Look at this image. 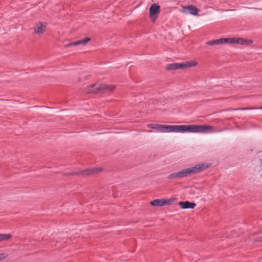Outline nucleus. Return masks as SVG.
Segmentation results:
<instances>
[{
	"label": "nucleus",
	"instance_id": "5",
	"mask_svg": "<svg viewBox=\"0 0 262 262\" xmlns=\"http://www.w3.org/2000/svg\"><path fill=\"white\" fill-rule=\"evenodd\" d=\"M160 12V6L157 4H154L151 5L149 8V17L152 21H155L157 15Z\"/></svg>",
	"mask_w": 262,
	"mask_h": 262
},
{
	"label": "nucleus",
	"instance_id": "13",
	"mask_svg": "<svg viewBox=\"0 0 262 262\" xmlns=\"http://www.w3.org/2000/svg\"><path fill=\"white\" fill-rule=\"evenodd\" d=\"M163 131L165 130L167 132H176V125H163Z\"/></svg>",
	"mask_w": 262,
	"mask_h": 262
},
{
	"label": "nucleus",
	"instance_id": "16",
	"mask_svg": "<svg viewBox=\"0 0 262 262\" xmlns=\"http://www.w3.org/2000/svg\"><path fill=\"white\" fill-rule=\"evenodd\" d=\"M10 234H0V241H6L11 237Z\"/></svg>",
	"mask_w": 262,
	"mask_h": 262
},
{
	"label": "nucleus",
	"instance_id": "20",
	"mask_svg": "<svg viewBox=\"0 0 262 262\" xmlns=\"http://www.w3.org/2000/svg\"><path fill=\"white\" fill-rule=\"evenodd\" d=\"M185 68H187L186 64L185 62L180 63H177V70L182 69H185Z\"/></svg>",
	"mask_w": 262,
	"mask_h": 262
},
{
	"label": "nucleus",
	"instance_id": "21",
	"mask_svg": "<svg viewBox=\"0 0 262 262\" xmlns=\"http://www.w3.org/2000/svg\"><path fill=\"white\" fill-rule=\"evenodd\" d=\"M254 242H260L262 243V236H259L253 239Z\"/></svg>",
	"mask_w": 262,
	"mask_h": 262
},
{
	"label": "nucleus",
	"instance_id": "17",
	"mask_svg": "<svg viewBox=\"0 0 262 262\" xmlns=\"http://www.w3.org/2000/svg\"><path fill=\"white\" fill-rule=\"evenodd\" d=\"M166 69L167 70H177V63H173L169 64L166 66Z\"/></svg>",
	"mask_w": 262,
	"mask_h": 262
},
{
	"label": "nucleus",
	"instance_id": "6",
	"mask_svg": "<svg viewBox=\"0 0 262 262\" xmlns=\"http://www.w3.org/2000/svg\"><path fill=\"white\" fill-rule=\"evenodd\" d=\"M47 28V23L39 22L36 24L34 28V33L39 36L41 35L45 31Z\"/></svg>",
	"mask_w": 262,
	"mask_h": 262
},
{
	"label": "nucleus",
	"instance_id": "14",
	"mask_svg": "<svg viewBox=\"0 0 262 262\" xmlns=\"http://www.w3.org/2000/svg\"><path fill=\"white\" fill-rule=\"evenodd\" d=\"M206 44L207 45L213 46V45H222V43L221 38H220L218 39L208 41L206 42Z\"/></svg>",
	"mask_w": 262,
	"mask_h": 262
},
{
	"label": "nucleus",
	"instance_id": "22",
	"mask_svg": "<svg viewBox=\"0 0 262 262\" xmlns=\"http://www.w3.org/2000/svg\"><path fill=\"white\" fill-rule=\"evenodd\" d=\"M7 256L4 253H0V260H2L6 258Z\"/></svg>",
	"mask_w": 262,
	"mask_h": 262
},
{
	"label": "nucleus",
	"instance_id": "10",
	"mask_svg": "<svg viewBox=\"0 0 262 262\" xmlns=\"http://www.w3.org/2000/svg\"><path fill=\"white\" fill-rule=\"evenodd\" d=\"M179 205L182 209H193L196 206V204L189 201L180 202Z\"/></svg>",
	"mask_w": 262,
	"mask_h": 262
},
{
	"label": "nucleus",
	"instance_id": "8",
	"mask_svg": "<svg viewBox=\"0 0 262 262\" xmlns=\"http://www.w3.org/2000/svg\"><path fill=\"white\" fill-rule=\"evenodd\" d=\"M170 203V200L165 199H156L150 202V204L154 206H163L165 205H169Z\"/></svg>",
	"mask_w": 262,
	"mask_h": 262
},
{
	"label": "nucleus",
	"instance_id": "2",
	"mask_svg": "<svg viewBox=\"0 0 262 262\" xmlns=\"http://www.w3.org/2000/svg\"><path fill=\"white\" fill-rule=\"evenodd\" d=\"M115 89L113 85L105 84H95L89 86L87 88V92L96 93H106L112 91Z\"/></svg>",
	"mask_w": 262,
	"mask_h": 262
},
{
	"label": "nucleus",
	"instance_id": "23",
	"mask_svg": "<svg viewBox=\"0 0 262 262\" xmlns=\"http://www.w3.org/2000/svg\"><path fill=\"white\" fill-rule=\"evenodd\" d=\"M250 109L249 108H242V110H249ZM252 109H260V110H262V106L261 107H258V108H252Z\"/></svg>",
	"mask_w": 262,
	"mask_h": 262
},
{
	"label": "nucleus",
	"instance_id": "11",
	"mask_svg": "<svg viewBox=\"0 0 262 262\" xmlns=\"http://www.w3.org/2000/svg\"><path fill=\"white\" fill-rule=\"evenodd\" d=\"M91 40V38L89 37H86L84 39H81L76 41L69 43L66 45V47H70L73 46H78L80 45H85L89 41Z\"/></svg>",
	"mask_w": 262,
	"mask_h": 262
},
{
	"label": "nucleus",
	"instance_id": "18",
	"mask_svg": "<svg viewBox=\"0 0 262 262\" xmlns=\"http://www.w3.org/2000/svg\"><path fill=\"white\" fill-rule=\"evenodd\" d=\"M187 68L194 67L197 64L196 61L194 60H190L185 62Z\"/></svg>",
	"mask_w": 262,
	"mask_h": 262
},
{
	"label": "nucleus",
	"instance_id": "15",
	"mask_svg": "<svg viewBox=\"0 0 262 262\" xmlns=\"http://www.w3.org/2000/svg\"><path fill=\"white\" fill-rule=\"evenodd\" d=\"M186 125H176V133H186Z\"/></svg>",
	"mask_w": 262,
	"mask_h": 262
},
{
	"label": "nucleus",
	"instance_id": "4",
	"mask_svg": "<svg viewBox=\"0 0 262 262\" xmlns=\"http://www.w3.org/2000/svg\"><path fill=\"white\" fill-rule=\"evenodd\" d=\"M221 40L222 44L249 45L252 43V41L251 40L241 38H222Z\"/></svg>",
	"mask_w": 262,
	"mask_h": 262
},
{
	"label": "nucleus",
	"instance_id": "7",
	"mask_svg": "<svg viewBox=\"0 0 262 262\" xmlns=\"http://www.w3.org/2000/svg\"><path fill=\"white\" fill-rule=\"evenodd\" d=\"M199 9H198L195 6L192 5H188L187 6H182V12L184 13H188L192 15H197L198 12H199Z\"/></svg>",
	"mask_w": 262,
	"mask_h": 262
},
{
	"label": "nucleus",
	"instance_id": "12",
	"mask_svg": "<svg viewBox=\"0 0 262 262\" xmlns=\"http://www.w3.org/2000/svg\"><path fill=\"white\" fill-rule=\"evenodd\" d=\"M147 127L150 128L155 129L160 132H163V125L157 124H148Z\"/></svg>",
	"mask_w": 262,
	"mask_h": 262
},
{
	"label": "nucleus",
	"instance_id": "19",
	"mask_svg": "<svg viewBox=\"0 0 262 262\" xmlns=\"http://www.w3.org/2000/svg\"><path fill=\"white\" fill-rule=\"evenodd\" d=\"M167 178L168 179H174L179 178L178 172H174L168 175Z\"/></svg>",
	"mask_w": 262,
	"mask_h": 262
},
{
	"label": "nucleus",
	"instance_id": "3",
	"mask_svg": "<svg viewBox=\"0 0 262 262\" xmlns=\"http://www.w3.org/2000/svg\"><path fill=\"white\" fill-rule=\"evenodd\" d=\"M207 167L204 164H198L194 166L189 167L178 171L179 178L190 176L192 174L199 172Z\"/></svg>",
	"mask_w": 262,
	"mask_h": 262
},
{
	"label": "nucleus",
	"instance_id": "9",
	"mask_svg": "<svg viewBox=\"0 0 262 262\" xmlns=\"http://www.w3.org/2000/svg\"><path fill=\"white\" fill-rule=\"evenodd\" d=\"M99 170L98 169H93L91 170L86 169L85 170L81 171L80 172H72L70 173H66V175H79V174H82V175H90L93 173L96 172L97 171H99Z\"/></svg>",
	"mask_w": 262,
	"mask_h": 262
},
{
	"label": "nucleus",
	"instance_id": "1",
	"mask_svg": "<svg viewBox=\"0 0 262 262\" xmlns=\"http://www.w3.org/2000/svg\"><path fill=\"white\" fill-rule=\"evenodd\" d=\"M218 130L212 126L202 125H186V133H210Z\"/></svg>",
	"mask_w": 262,
	"mask_h": 262
}]
</instances>
